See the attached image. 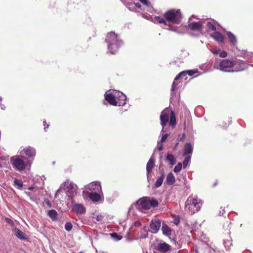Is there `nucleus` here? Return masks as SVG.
<instances>
[{"instance_id":"nucleus-13","label":"nucleus","mask_w":253,"mask_h":253,"mask_svg":"<svg viewBox=\"0 0 253 253\" xmlns=\"http://www.w3.org/2000/svg\"><path fill=\"white\" fill-rule=\"evenodd\" d=\"M155 249L162 253H165L170 249V246L166 243H159L155 247Z\"/></svg>"},{"instance_id":"nucleus-18","label":"nucleus","mask_w":253,"mask_h":253,"mask_svg":"<svg viewBox=\"0 0 253 253\" xmlns=\"http://www.w3.org/2000/svg\"><path fill=\"white\" fill-rule=\"evenodd\" d=\"M193 148L191 143H186L184 146L183 156H186L189 154H192L193 153Z\"/></svg>"},{"instance_id":"nucleus-3","label":"nucleus","mask_w":253,"mask_h":253,"mask_svg":"<svg viewBox=\"0 0 253 253\" xmlns=\"http://www.w3.org/2000/svg\"><path fill=\"white\" fill-rule=\"evenodd\" d=\"M166 20L174 24H179L182 20V16L180 9H171L167 11L164 15Z\"/></svg>"},{"instance_id":"nucleus-26","label":"nucleus","mask_w":253,"mask_h":253,"mask_svg":"<svg viewBox=\"0 0 253 253\" xmlns=\"http://www.w3.org/2000/svg\"><path fill=\"white\" fill-rule=\"evenodd\" d=\"M170 119L169 120V125L171 126H175L176 124V118L175 117L174 113L173 111L170 112Z\"/></svg>"},{"instance_id":"nucleus-10","label":"nucleus","mask_w":253,"mask_h":253,"mask_svg":"<svg viewBox=\"0 0 253 253\" xmlns=\"http://www.w3.org/2000/svg\"><path fill=\"white\" fill-rule=\"evenodd\" d=\"M116 102L117 106H121L125 105L126 104V97L122 92H117Z\"/></svg>"},{"instance_id":"nucleus-31","label":"nucleus","mask_w":253,"mask_h":253,"mask_svg":"<svg viewBox=\"0 0 253 253\" xmlns=\"http://www.w3.org/2000/svg\"><path fill=\"white\" fill-rule=\"evenodd\" d=\"M184 72V76H186L188 75L189 76H192L194 74L197 73V71H195L194 70H186L183 71Z\"/></svg>"},{"instance_id":"nucleus-12","label":"nucleus","mask_w":253,"mask_h":253,"mask_svg":"<svg viewBox=\"0 0 253 253\" xmlns=\"http://www.w3.org/2000/svg\"><path fill=\"white\" fill-rule=\"evenodd\" d=\"M136 204L141 206V207L144 210H149L148 197L140 198L136 202Z\"/></svg>"},{"instance_id":"nucleus-38","label":"nucleus","mask_w":253,"mask_h":253,"mask_svg":"<svg viewBox=\"0 0 253 253\" xmlns=\"http://www.w3.org/2000/svg\"><path fill=\"white\" fill-rule=\"evenodd\" d=\"M184 76V72L182 71V72H181L180 73H179L176 76V77L174 78V81H177L178 80H179L180 79V78L182 76Z\"/></svg>"},{"instance_id":"nucleus-17","label":"nucleus","mask_w":253,"mask_h":253,"mask_svg":"<svg viewBox=\"0 0 253 253\" xmlns=\"http://www.w3.org/2000/svg\"><path fill=\"white\" fill-rule=\"evenodd\" d=\"M212 37L217 42L222 43L224 41V36L218 32H214L212 35Z\"/></svg>"},{"instance_id":"nucleus-7","label":"nucleus","mask_w":253,"mask_h":253,"mask_svg":"<svg viewBox=\"0 0 253 253\" xmlns=\"http://www.w3.org/2000/svg\"><path fill=\"white\" fill-rule=\"evenodd\" d=\"M10 163L16 169L22 171L25 169L26 165L23 160L19 157H12L10 158Z\"/></svg>"},{"instance_id":"nucleus-20","label":"nucleus","mask_w":253,"mask_h":253,"mask_svg":"<svg viewBox=\"0 0 253 253\" xmlns=\"http://www.w3.org/2000/svg\"><path fill=\"white\" fill-rule=\"evenodd\" d=\"M226 34L228 37L230 42L234 45H236L237 43V40L236 36L229 31L227 32Z\"/></svg>"},{"instance_id":"nucleus-29","label":"nucleus","mask_w":253,"mask_h":253,"mask_svg":"<svg viewBox=\"0 0 253 253\" xmlns=\"http://www.w3.org/2000/svg\"><path fill=\"white\" fill-rule=\"evenodd\" d=\"M166 159L169 162L170 164L171 165H173L176 163V160L175 158L171 154H168L166 157Z\"/></svg>"},{"instance_id":"nucleus-50","label":"nucleus","mask_w":253,"mask_h":253,"mask_svg":"<svg viewBox=\"0 0 253 253\" xmlns=\"http://www.w3.org/2000/svg\"><path fill=\"white\" fill-rule=\"evenodd\" d=\"M136 7L140 8L141 7V5L139 3H136L135 4Z\"/></svg>"},{"instance_id":"nucleus-4","label":"nucleus","mask_w":253,"mask_h":253,"mask_svg":"<svg viewBox=\"0 0 253 253\" xmlns=\"http://www.w3.org/2000/svg\"><path fill=\"white\" fill-rule=\"evenodd\" d=\"M89 188L95 192H91L89 194V198L93 202H98L101 199V196L99 193L101 191V186L99 183L92 182L89 185Z\"/></svg>"},{"instance_id":"nucleus-37","label":"nucleus","mask_w":253,"mask_h":253,"mask_svg":"<svg viewBox=\"0 0 253 253\" xmlns=\"http://www.w3.org/2000/svg\"><path fill=\"white\" fill-rule=\"evenodd\" d=\"M219 56L220 57L225 58L227 56V53L226 51L223 50L219 53Z\"/></svg>"},{"instance_id":"nucleus-49","label":"nucleus","mask_w":253,"mask_h":253,"mask_svg":"<svg viewBox=\"0 0 253 253\" xmlns=\"http://www.w3.org/2000/svg\"><path fill=\"white\" fill-rule=\"evenodd\" d=\"M163 145L162 144V145H161L159 147L158 149H159V151H162V150H163Z\"/></svg>"},{"instance_id":"nucleus-47","label":"nucleus","mask_w":253,"mask_h":253,"mask_svg":"<svg viewBox=\"0 0 253 253\" xmlns=\"http://www.w3.org/2000/svg\"><path fill=\"white\" fill-rule=\"evenodd\" d=\"M45 202L47 205H48L49 207L51 206V204L49 200H45Z\"/></svg>"},{"instance_id":"nucleus-15","label":"nucleus","mask_w":253,"mask_h":253,"mask_svg":"<svg viewBox=\"0 0 253 253\" xmlns=\"http://www.w3.org/2000/svg\"><path fill=\"white\" fill-rule=\"evenodd\" d=\"M161 225V221L160 219H153L151 222L150 227L152 230L156 232L159 230Z\"/></svg>"},{"instance_id":"nucleus-30","label":"nucleus","mask_w":253,"mask_h":253,"mask_svg":"<svg viewBox=\"0 0 253 253\" xmlns=\"http://www.w3.org/2000/svg\"><path fill=\"white\" fill-rule=\"evenodd\" d=\"M155 19L160 24H164L165 25H167V20L165 18L160 16H156Z\"/></svg>"},{"instance_id":"nucleus-52","label":"nucleus","mask_w":253,"mask_h":253,"mask_svg":"<svg viewBox=\"0 0 253 253\" xmlns=\"http://www.w3.org/2000/svg\"><path fill=\"white\" fill-rule=\"evenodd\" d=\"M0 158H1V160H4V158L3 156H2Z\"/></svg>"},{"instance_id":"nucleus-39","label":"nucleus","mask_w":253,"mask_h":253,"mask_svg":"<svg viewBox=\"0 0 253 253\" xmlns=\"http://www.w3.org/2000/svg\"><path fill=\"white\" fill-rule=\"evenodd\" d=\"M168 135H169L168 133H165L162 135V137L161 140V141L162 143L164 142L167 139V138L168 137Z\"/></svg>"},{"instance_id":"nucleus-5","label":"nucleus","mask_w":253,"mask_h":253,"mask_svg":"<svg viewBox=\"0 0 253 253\" xmlns=\"http://www.w3.org/2000/svg\"><path fill=\"white\" fill-rule=\"evenodd\" d=\"M234 61L228 59H223L219 63V69L223 72H232L234 67Z\"/></svg>"},{"instance_id":"nucleus-16","label":"nucleus","mask_w":253,"mask_h":253,"mask_svg":"<svg viewBox=\"0 0 253 253\" xmlns=\"http://www.w3.org/2000/svg\"><path fill=\"white\" fill-rule=\"evenodd\" d=\"M73 210L77 214H83L85 212V209L82 204H75L73 207Z\"/></svg>"},{"instance_id":"nucleus-36","label":"nucleus","mask_w":253,"mask_h":253,"mask_svg":"<svg viewBox=\"0 0 253 253\" xmlns=\"http://www.w3.org/2000/svg\"><path fill=\"white\" fill-rule=\"evenodd\" d=\"M5 220L7 223L9 224L12 226H14V222L11 219H10L8 217H6L5 218Z\"/></svg>"},{"instance_id":"nucleus-34","label":"nucleus","mask_w":253,"mask_h":253,"mask_svg":"<svg viewBox=\"0 0 253 253\" xmlns=\"http://www.w3.org/2000/svg\"><path fill=\"white\" fill-rule=\"evenodd\" d=\"M73 225L71 222H68L65 225V229L68 231H70L72 229Z\"/></svg>"},{"instance_id":"nucleus-48","label":"nucleus","mask_w":253,"mask_h":253,"mask_svg":"<svg viewBox=\"0 0 253 253\" xmlns=\"http://www.w3.org/2000/svg\"><path fill=\"white\" fill-rule=\"evenodd\" d=\"M224 212H225L224 210V209H223V210H222V211H219V214L220 215H222Z\"/></svg>"},{"instance_id":"nucleus-11","label":"nucleus","mask_w":253,"mask_h":253,"mask_svg":"<svg viewBox=\"0 0 253 253\" xmlns=\"http://www.w3.org/2000/svg\"><path fill=\"white\" fill-rule=\"evenodd\" d=\"M187 27L191 31L201 32L202 30L203 25L200 22H194L189 23Z\"/></svg>"},{"instance_id":"nucleus-46","label":"nucleus","mask_w":253,"mask_h":253,"mask_svg":"<svg viewBox=\"0 0 253 253\" xmlns=\"http://www.w3.org/2000/svg\"><path fill=\"white\" fill-rule=\"evenodd\" d=\"M185 137V135L184 133V134H183L182 136L179 139V140L180 141H183Z\"/></svg>"},{"instance_id":"nucleus-41","label":"nucleus","mask_w":253,"mask_h":253,"mask_svg":"<svg viewBox=\"0 0 253 253\" xmlns=\"http://www.w3.org/2000/svg\"><path fill=\"white\" fill-rule=\"evenodd\" d=\"M177 84H175V82L174 81L172 83V87H171V90L172 91L176 90V88Z\"/></svg>"},{"instance_id":"nucleus-2","label":"nucleus","mask_w":253,"mask_h":253,"mask_svg":"<svg viewBox=\"0 0 253 253\" xmlns=\"http://www.w3.org/2000/svg\"><path fill=\"white\" fill-rule=\"evenodd\" d=\"M202 204V201L197 196H190L185 202V211L193 214L200 210Z\"/></svg>"},{"instance_id":"nucleus-21","label":"nucleus","mask_w":253,"mask_h":253,"mask_svg":"<svg viewBox=\"0 0 253 253\" xmlns=\"http://www.w3.org/2000/svg\"><path fill=\"white\" fill-rule=\"evenodd\" d=\"M175 182V177L172 172H169L166 178V183L168 185H172Z\"/></svg>"},{"instance_id":"nucleus-14","label":"nucleus","mask_w":253,"mask_h":253,"mask_svg":"<svg viewBox=\"0 0 253 253\" xmlns=\"http://www.w3.org/2000/svg\"><path fill=\"white\" fill-rule=\"evenodd\" d=\"M105 100L111 105L117 106L116 95L112 93H106L105 95Z\"/></svg>"},{"instance_id":"nucleus-45","label":"nucleus","mask_w":253,"mask_h":253,"mask_svg":"<svg viewBox=\"0 0 253 253\" xmlns=\"http://www.w3.org/2000/svg\"><path fill=\"white\" fill-rule=\"evenodd\" d=\"M220 51V49H218V50H214V51H212V52L214 54H217L219 52V51Z\"/></svg>"},{"instance_id":"nucleus-44","label":"nucleus","mask_w":253,"mask_h":253,"mask_svg":"<svg viewBox=\"0 0 253 253\" xmlns=\"http://www.w3.org/2000/svg\"><path fill=\"white\" fill-rule=\"evenodd\" d=\"M43 125L44 126V129L45 130L46 128L48 127V125L47 124L46 121H43Z\"/></svg>"},{"instance_id":"nucleus-32","label":"nucleus","mask_w":253,"mask_h":253,"mask_svg":"<svg viewBox=\"0 0 253 253\" xmlns=\"http://www.w3.org/2000/svg\"><path fill=\"white\" fill-rule=\"evenodd\" d=\"M182 165L181 163H178L174 167L173 171L175 173L179 172L182 169Z\"/></svg>"},{"instance_id":"nucleus-6","label":"nucleus","mask_w":253,"mask_h":253,"mask_svg":"<svg viewBox=\"0 0 253 253\" xmlns=\"http://www.w3.org/2000/svg\"><path fill=\"white\" fill-rule=\"evenodd\" d=\"M234 69L232 71L233 72H239L245 71L248 69L250 65L246 61L242 60L237 59L233 62Z\"/></svg>"},{"instance_id":"nucleus-19","label":"nucleus","mask_w":253,"mask_h":253,"mask_svg":"<svg viewBox=\"0 0 253 253\" xmlns=\"http://www.w3.org/2000/svg\"><path fill=\"white\" fill-rule=\"evenodd\" d=\"M12 232L18 238L21 240H24L26 239V238L24 236L23 232H22L21 231H20L19 229L17 228H14V229H13Z\"/></svg>"},{"instance_id":"nucleus-27","label":"nucleus","mask_w":253,"mask_h":253,"mask_svg":"<svg viewBox=\"0 0 253 253\" xmlns=\"http://www.w3.org/2000/svg\"><path fill=\"white\" fill-rule=\"evenodd\" d=\"M48 215L54 221L57 219V212L55 210H49L48 212Z\"/></svg>"},{"instance_id":"nucleus-54","label":"nucleus","mask_w":253,"mask_h":253,"mask_svg":"<svg viewBox=\"0 0 253 253\" xmlns=\"http://www.w3.org/2000/svg\"><path fill=\"white\" fill-rule=\"evenodd\" d=\"M2 167V166L0 164V168H1Z\"/></svg>"},{"instance_id":"nucleus-43","label":"nucleus","mask_w":253,"mask_h":253,"mask_svg":"<svg viewBox=\"0 0 253 253\" xmlns=\"http://www.w3.org/2000/svg\"><path fill=\"white\" fill-rule=\"evenodd\" d=\"M142 3L145 4V5H148L149 2L148 0H139Z\"/></svg>"},{"instance_id":"nucleus-28","label":"nucleus","mask_w":253,"mask_h":253,"mask_svg":"<svg viewBox=\"0 0 253 253\" xmlns=\"http://www.w3.org/2000/svg\"><path fill=\"white\" fill-rule=\"evenodd\" d=\"M14 186H17V188L19 189H22L23 186V182L16 178L14 179Z\"/></svg>"},{"instance_id":"nucleus-24","label":"nucleus","mask_w":253,"mask_h":253,"mask_svg":"<svg viewBox=\"0 0 253 253\" xmlns=\"http://www.w3.org/2000/svg\"><path fill=\"white\" fill-rule=\"evenodd\" d=\"M164 178L165 174L162 172L161 176L157 179L155 182V186L156 188H158L162 185Z\"/></svg>"},{"instance_id":"nucleus-1","label":"nucleus","mask_w":253,"mask_h":253,"mask_svg":"<svg viewBox=\"0 0 253 253\" xmlns=\"http://www.w3.org/2000/svg\"><path fill=\"white\" fill-rule=\"evenodd\" d=\"M105 41L108 43V49L113 54L117 52L123 43L118 35L113 32L107 34Z\"/></svg>"},{"instance_id":"nucleus-42","label":"nucleus","mask_w":253,"mask_h":253,"mask_svg":"<svg viewBox=\"0 0 253 253\" xmlns=\"http://www.w3.org/2000/svg\"><path fill=\"white\" fill-rule=\"evenodd\" d=\"M102 219H103V216L101 215H98L96 217V220L98 221H101L102 220Z\"/></svg>"},{"instance_id":"nucleus-22","label":"nucleus","mask_w":253,"mask_h":253,"mask_svg":"<svg viewBox=\"0 0 253 253\" xmlns=\"http://www.w3.org/2000/svg\"><path fill=\"white\" fill-rule=\"evenodd\" d=\"M148 206L149 207V209L151 208H156L158 206L159 202L157 200L155 199L154 198L151 199L150 197H148Z\"/></svg>"},{"instance_id":"nucleus-53","label":"nucleus","mask_w":253,"mask_h":253,"mask_svg":"<svg viewBox=\"0 0 253 253\" xmlns=\"http://www.w3.org/2000/svg\"><path fill=\"white\" fill-rule=\"evenodd\" d=\"M178 144V143H177L176 144V145H175V147H176V146H177Z\"/></svg>"},{"instance_id":"nucleus-8","label":"nucleus","mask_w":253,"mask_h":253,"mask_svg":"<svg viewBox=\"0 0 253 253\" xmlns=\"http://www.w3.org/2000/svg\"><path fill=\"white\" fill-rule=\"evenodd\" d=\"M155 159L153 156H152L146 165L147 177L148 181L151 178V172L152 169L155 167Z\"/></svg>"},{"instance_id":"nucleus-33","label":"nucleus","mask_w":253,"mask_h":253,"mask_svg":"<svg viewBox=\"0 0 253 253\" xmlns=\"http://www.w3.org/2000/svg\"><path fill=\"white\" fill-rule=\"evenodd\" d=\"M190 160V156H187V157H186V158H185L183 162V166L184 168H185L188 166Z\"/></svg>"},{"instance_id":"nucleus-51","label":"nucleus","mask_w":253,"mask_h":253,"mask_svg":"<svg viewBox=\"0 0 253 253\" xmlns=\"http://www.w3.org/2000/svg\"><path fill=\"white\" fill-rule=\"evenodd\" d=\"M179 220H175L174 221V223L177 225L179 223Z\"/></svg>"},{"instance_id":"nucleus-55","label":"nucleus","mask_w":253,"mask_h":253,"mask_svg":"<svg viewBox=\"0 0 253 253\" xmlns=\"http://www.w3.org/2000/svg\"><path fill=\"white\" fill-rule=\"evenodd\" d=\"M79 253H82V252H80Z\"/></svg>"},{"instance_id":"nucleus-23","label":"nucleus","mask_w":253,"mask_h":253,"mask_svg":"<svg viewBox=\"0 0 253 253\" xmlns=\"http://www.w3.org/2000/svg\"><path fill=\"white\" fill-rule=\"evenodd\" d=\"M163 233L167 236H169L171 234V230L166 224H163L162 227Z\"/></svg>"},{"instance_id":"nucleus-35","label":"nucleus","mask_w":253,"mask_h":253,"mask_svg":"<svg viewBox=\"0 0 253 253\" xmlns=\"http://www.w3.org/2000/svg\"><path fill=\"white\" fill-rule=\"evenodd\" d=\"M207 26L210 30H211L215 31V32L216 31L215 26L213 24H212L211 23L208 22L207 23Z\"/></svg>"},{"instance_id":"nucleus-9","label":"nucleus","mask_w":253,"mask_h":253,"mask_svg":"<svg viewBox=\"0 0 253 253\" xmlns=\"http://www.w3.org/2000/svg\"><path fill=\"white\" fill-rule=\"evenodd\" d=\"M169 110L168 108L165 109L162 112L160 116L161 124L164 128L169 121Z\"/></svg>"},{"instance_id":"nucleus-25","label":"nucleus","mask_w":253,"mask_h":253,"mask_svg":"<svg viewBox=\"0 0 253 253\" xmlns=\"http://www.w3.org/2000/svg\"><path fill=\"white\" fill-rule=\"evenodd\" d=\"M24 153L28 158L33 157L35 156V151L31 148H27L24 150Z\"/></svg>"},{"instance_id":"nucleus-40","label":"nucleus","mask_w":253,"mask_h":253,"mask_svg":"<svg viewBox=\"0 0 253 253\" xmlns=\"http://www.w3.org/2000/svg\"><path fill=\"white\" fill-rule=\"evenodd\" d=\"M111 236L114 238H116L118 239V240H120L121 238L119 237V236L116 233H113L111 234Z\"/></svg>"}]
</instances>
